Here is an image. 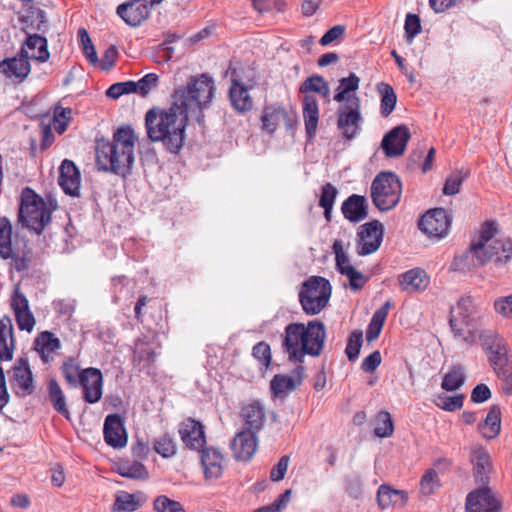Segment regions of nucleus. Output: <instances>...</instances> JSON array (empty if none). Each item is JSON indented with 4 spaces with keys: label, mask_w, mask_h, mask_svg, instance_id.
Masks as SVG:
<instances>
[{
    "label": "nucleus",
    "mask_w": 512,
    "mask_h": 512,
    "mask_svg": "<svg viewBox=\"0 0 512 512\" xmlns=\"http://www.w3.org/2000/svg\"><path fill=\"white\" fill-rule=\"evenodd\" d=\"M58 183L63 191L71 196H77L80 189V172L73 161L65 159L59 168Z\"/></svg>",
    "instance_id": "cd10ccee"
},
{
    "label": "nucleus",
    "mask_w": 512,
    "mask_h": 512,
    "mask_svg": "<svg viewBox=\"0 0 512 512\" xmlns=\"http://www.w3.org/2000/svg\"><path fill=\"white\" fill-rule=\"evenodd\" d=\"M241 416L244 420L245 429L258 433L264 426L265 410L260 401L255 400L241 409Z\"/></svg>",
    "instance_id": "2f4dec72"
},
{
    "label": "nucleus",
    "mask_w": 512,
    "mask_h": 512,
    "mask_svg": "<svg viewBox=\"0 0 512 512\" xmlns=\"http://www.w3.org/2000/svg\"><path fill=\"white\" fill-rule=\"evenodd\" d=\"M252 355L256 358L260 364L264 367H268L271 362V349L270 346L261 341L257 343L252 350Z\"/></svg>",
    "instance_id": "680f3d73"
},
{
    "label": "nucleus",
    "mask_w": 512,
    "mask_h": 512,
    "mask_svg": "<svg viewBox=\"0 0 512 512\" xmlns=\"http://www.w3.org/2000/svg\"><path fill=\"white\" fill-rule=\"evenodd\" d=\"M281 121L285 122L287 129H291L296 121L289 113L279 105L265 106L262 115L261 123L262 130L272 135L278 128Z\"/></svg>",
    "instance_id": "412c9836"
},
{
    "label": "nucleus",
    "mask_w": 512,
    "mask_h": 512,
    "mask_svg": "<svg viewBox=\"0 0 512 512\" xmlns=\"http://www.w3.org/2000/svg\"><path fill=\"white\" fill-rule=\"evenodd\" d=\"M483 346L489 352V361L494 370H502L508 363L506 341L490 333L484 338Z\"/></svg>",
    "instance_id": "a878e982"
},
{
    "label": "nucleus",
    "mask_w": 512,
    "mask_h": 512,
    "mask_svg": "<svg viewBox=\"0 0 512 512\" xmlns=\"http://www.w3.org/2000/svg\"><path fill=\"white\" fill-rule=\"evenodd\" d=\"M464 395L445 396L439 395L437 397L436 405L445 411H455L463 406Z\"/></svg>",
    "instance_id": "4d7b16f0"
},
{
    "label": "nucleus",
    "mask_w": 512,
    "mask_h": 512,
    "mask_svg": "<svg viewBox=\"0 0 512 512\" xmlns=\"http://www.w3.org/2000/svg\"><path fill=\"white\" fill-rule=\"evenodd\" d=\"M337 194V188L331 183H326L321 188L319 206L324 209V217L327 222L331 221V213Z\"/></svg>",
    "instance_id": "37998d69"
},
{
    "label": "nucleus",
    "mask_w": 512,
    "mask_h": 512,
    "mask_svg": "<svg viewBox=\"0 0 512 512\" xmlns=\"http://www.w3.org/2000/svg\"><path fill=\"white\" fill-rule=\"evenodd\" d=\"M494 309L502 317L512 319V294L497 298L494 301Z\"/></svg>",
    "instance_id": "0e129e2a"
},
{
    "label": "nucleus",
    "mask_w": 512,
    "mask_h": 512,
    "mask_svg": "<svg viewBox=\"0 0 512 512\" xmlns=\"http://www.w3.org/2000/svg\"><path fill=\"white\" fill-rule=\"evenodd\" d=\"M31 66L27 51L23 48L17 57L6 58L0 62V74L16 78L22 82L30 73Z\"/></svg>",
    "instance_id": "5701e85b"
},
{
    "label": "nucleus",
    "mask_w": 512,
    "mask_h": 512,
    "mask_svg": "<svg viewBox=\"0 0 512 512\" xmlns=\"http://www.w3.org/2000/svg\"><path fill=\"white\" fill-rule=\"evenodd\" d=\"M153 448L163 458H170L176 454L177 446L169 434H164L153 441Z\"/></svg>",
    "instance_id": "49530a36"
},
{
    "label": "nucleus",
    "mask_w": 512,
    "mask_h": 512,
    "mask_svg": "<svg viewBox=\"0 0 512 512\" xmlns=\"http://www.w3.org/2000/svg\"><path fill=\"white\" fill-rule=\"evenodd\" d=\"M363 343V334L360 330H355L349 336L345 353L350 361H355L360 353V349Z\"/></svg>",
    "instance_id": "603ef678"
},
{
    "label": "nucleus",
    "mask_w": 512,
    "mask_h": 512,
    "mask_svg": "<svg viewBox=\"0 0 512 512\" xmlns=\"http://www.w3.org/2000/svg\"><path fill=\"white\" fill-rule=\"evenodd\" d=\"M299 91L305 95L310 92L318 93L323 98H328L330 95V88L325 79L320 75H312L308 77L300 86Z\"/></svg>",
    "instance_id": "ea45409f"
},
{
    "label": "nucleus",
    "mask_w": 512,
    "mask_h": 512,
    "mask_svg": "<svg viewBox=\"0 0 512 512\" xmlns=\"http://www.w3.org/2000/svg\"><path fill=\"white\" fill-rule=\"evenodd\" d=\"M362 121L360 100L357 96L349 97L347 104L337 110V128L346 141H351L360 134Z\"/></svg>",
    "instance_id": "9d476101"
},
{
    "label": "nucleus",
    "mask_w": 512,
    "mask_h": 512,
    "mask_svg": "<svg viewBox=\"0 0 512 512\" xmlns=\"http://www.w3.org/2000/svg\"><path fill=\"white\" fill-rule=\"evenodd\" d=\"M30 19V26L33 29L42 30V28L46 26L47 22L45 20L44 12L41 9L28 11L27 15H22L20 17V20L24 23H27Z\"/></svg>",
    "instance_id": "e2e57ef3"
},
{
    "label": "nucleus",
    "mask_w": 512,
    "mask_h": 512,
    "mask_svg": "<svg viewBox=\"0 0 512 512\" xmlns=\"http://www.w3.org/2000/svg\"><path fill=\"white\" fill-rule=\"evenodd\" d=\"M344 217L353 223L364 220L368 215V203L364 196L352 194L341 206Z\"/></svg>",
    "instance_id": "7c9ffc66"
},
{
    "label": "nucleus",
    "mask_w": 512,
    "mask_h": 512,
    "mask_svg": "<svg viewBox=\"0 0 512 512\" xmlns=\"http://www.w3.org/2000/svg\"><path fill=\"white\" fill-rule=\"evenodd\" d=\"M137 137L130 126L118 128L111 140L96 139V165L98 170L126 177L134 164Z\"/></svg>",
    "instance_id": "f03ea898"
},
{
    "label": "nucleus",
    "mask_w": 512,
    "mask_h": 512,
    "mask_svg": "<svg viewBox=\"0 0 512 512\" xmlns=\"http://www.w3.org/2000/svg\"><path fill=\"white\" fill-rule=\"evenodd\" d=\"M384 227L378 220L365 223L359 227L357 253L366 256L376 252L383 240Z\"/></svg>",
    "instance_id": "4468645a"
},
{
    "label": "nucleus",
    "mask_w": 512,
    "mask_h": 512,
    "mask_svg": "<svg viewBox=\"0 0 512 512\" xmlns=\"http://www.w3.org/2000/svg\"><path fill=\"white\" fill-rule=\"evenodd\" d=\"M83 390V399L89 404L97 403L103 394V376L99 369L89 367L81 372L79 383Z\"/></svg>",
    "instance_id": "dca6fc26"
},
{
    "label": "nucleus",
    "mask_w": 512,
    "mask_h": 512,
    "mask_svg": "<svg viewBox=\"0 0 512 512\" xmlns=\"http://www.w3.org/2000/svg\"><path fill=\"white\" fill-rule=\"evenodd\" d=\"M398 282L402 291L414 293L424 291L428 287L430 279L423 269L413 268L400 274Z\"/></svg>",
    "instance_id": "c85d7f7f"
},
{
    "label": "nucleus",
    "mask_w": 512,
    "mask_h": 512,
    "mask_svg": "<svg viewBox=\"0 0 512 512\" xmlns=\"http://www.w3.org/2000/svg\"><path fill=\"white\" fill-rule=\"evenodd\" d=\"M465 380L464 368L461 365H455L443 377L441 387L446 391H455L465 383Z\"/></svg>",
    "instance_id": "79ce46f5"
},
{
    "label": "nucleus",
    "mask_w": 512,
    "mask_h": 512,
    "mask_svg": "<svg viewBox=\"0 0 512 512\" xmlns=\"http://www.w3.org/2000/svg\"><path fill=\"white\" fill-rule=\"evenodd\" d=\"M104 440L105 442L115 448L120 449L127 444V433L124 427V422L119 414H109L104 422Z\"/></svg>",
    "instance_id": "aec40b11"
},
{
    "label": "nucleus",
    "mask_w": 512,
    "mask_h": 512,
    "mask_svg": "<svg viewBox=\"0 0 512 512\" xmlns=\"http://www.w3.org/2000/svg\"><path fill=\"white\" fill-rule=\"evenodd\" d=\"M288 464L289 456H282L278 463L271 469L270 479L275 482L282 480L287 472Z\"/></svg>",
    "instance_id": "774afa93"
},
{
    "label": "nucleus",
    "mask_w": 512,
    "mask_h": 512,
    "mask_svg": "<svg viewBox=\"0 0 512 512\" xmlns=\"http://www.w3.org/2000/svg\"><path fill=\"white\" fill-rule=\"evenodd\" d=\"M332 249L335 254L336 269L343 275L347 267H353L350 264L348 254L344 251L343 242L341 240H335L333 242Z\"/></svg>",
    "instance_id": "864d4df0"
},
{
    "label": "nucleus",
    "mask_w": 512,
    "mask_h": 512,
    "mask_svg": "<svg viewBox=\"0 0 512 512\" xmlns=\"http://www.w3.org/2000/svg\"><path fill=\"white\" fill-rule=\"evenodd\" d=\"M257 433L242 430L231 442V450L237 460H250L257 448Z\"/></svg>",
    "instance_id": "bb28decb"
},
{
    "label": "nucleus",
    "mask_w": 512,
    "mask_h": 512,
    "mask_svg": "<svg viewBox=\"0 0 512 512\" xmlns=\"http://www.w3.org/2000/svg\"><path fill=\"white\" fill-rule=\"evenodd\" d=\"M159 84V77L155 73H148L137 81L139 95L146 97Z\"/></svg>",
    "instance_id": "052dcab7"
},
{
    "label": "nucleus",
    "mask_w": 512,
    "mask_h": 512,
    "mask_svg": "<svg viewBox=\"0 0 512 512\" xmlns=\"http://www.w3.org/2000/svg\"><path fill=\"white\" fill-rule=\"evenodd\" d=\"M214 81L207 74L191 76L185 87L174 90L168 108H151L145 115L147 136L152 142H159L163 148L178 154L183 147L189 111L198 110L200 122L202 109L207 107L214 93Z\"/></svg>",
    "instance_id": "f257e3e1"
},
{
    "label": "nucleus",
    "mask_w": 512,
    "mask_h": 512,
    "mask_svg": "<svg viewBox=\"0 0 512 512\" xmlns=\"http://www.w3.org/2000/svg\"><path fill=\"white\" fill-rule=\"evenodd\" d=\"M179 434L182 442L192 450H200L206 443L204 426L192 418L180 423Z\"/></svg>",
    "instance_id": "4be33fe9"
},
{
    "label": "nucleus",
    "mask_w": 512,
    "mask_h": 512,
    "mask_svg": "<svg viewBox=\"0 0 512 512\" xmlns=\"http://www.w3.org/2000/svg\"><path fill=\"white\" fill-rule=\"evenodd\" d=\"M163 0H129L117 7V15L129 26L137 27L150 16L154 5Z\"/></svg>",
    "instance_id": "9b49d317"
},
{
    "label": "nucleus",
    "mask_w": 512,
    "mask_h": 512,
    "mask_svg": "<svg viewBox=\"0 0 512 512\" xmlns=\"http://www.w3.org/2000/svg\"><path fill=\"white\" fill-rule=\"evenodd\" d=\"M345 34V27L343 25H335L330 28L319 40L322 46H327L333 41L343 38Z\"/></svg>",
    "instance_id": "338daca9"
},
{
    "label": "nucleus",
    "mask_w": 512,
    "mask_h": 512,
    "mask_svg": "<svg viewBox=\"0 0 512 512\" xmlns=\"http://www.w3.org/2000/svg\"><path fill=\"white\" fill-rule=\"evenodd\" d=\"M72 120V109L56 105L53 111V126L57 133L63 134Z\"/></svg>",
    "instance_id": "8fccbe9b"
},
{
    "label": "nucleus",
    "mask_w": 512,
    "mask_h": 512,
    "mask_svg": "<svg viewBox=\"0 0 512 512\" xmlns=\"http://www.w3.org/2000/svg\"><path fill=\"white\" fill-rule=\"evenodd\" d=\"M411 134L407 126L399 125L391 129L382 139L381 148L389 158L404 154Z\"/></svg>",
    "instance_id": "f3484780"
},
{
    "label": "nucleus",
    "mask_w": 512,
    "mask_h": 512,
    "mask_svg": "<svg viewBox=\"0 0 512 512\" xmlns=\"http://www.w3.org/2000/svg\"><path fill=\"white\" fill-rule=\"evenodd\" d=\"M118 473L126 478L144 480L148 478L146 467L139 461L124 463L118 467Z\"/></svg>",
    "instance_id": "a18cd8bd"
},
{
    "label": "nucleus",
    "mask_w": 512,
    "mask_h": 512,
    "mask_svg": "<svg viewBox=\"0 0 512 512\" xmlns=\"http://www.w3.org/2000/svg\"><path fill=\"white\" fill-rule=\"evenodd\" d=\"M501 429V409L499 405H492L489 408L486 418L479 423L478 430L486 439H494Z\"/></svg>",
    "instance_id": "c9c22d12"
},
{
    "label": "nucleus",
    "mask_w": 512,
    "mask_h": 512,
    "mask_svg": "<svg viewBox=\"0 0 512 512\" xmlns=\"http://www.w3.org/2000/svg\"><path fill=\"white\" fill-rule=\"evenodd\" d=\"M468 172L463 171H455L450 176L447 177L443 193L445 195H455L459 193L460 187L463 181L467 178Z\"/></svg>",
    "instance_id": "3c124183"
},
{
    "label": "nucleus",
    "mask_w": 512,
    "mask_h": 512,
    "mask_svg": "<svg viewBox=\"0 0 512 512\" xmlns=\"http://www.w3.org/2000/svg\"><path fill=\"white\" fill-rule=\"evenodd\" d=\"M471 463L475 481L483 486H488L493 466L488 451L479 444L471 447Z\"/></svg>",
    "instance_id": "a211bd4d"
},
{
    "label": "nucleus",
    "mask_w": 512,
    "mask_h": 512,
    "mask_svg": "<svg viewBox=\"0 0 512 512\" xmlns=\"http://www.w3.org/2000/svg\"><path fill=\"white\" fill-rule=\"evenodd\" d=\"M377 90L381 95L380 113L383 117H388L394 110L397 96L393 87L387 83H379Z\"/></svg>",
    "instance_id": "58836bf2"
},
{
    "label": "nucleus",
    "mask_w": 512,
    "mask_h": 512,
    "mask_svg": "<svg viewBox=\"0 0 512 512\" xmlns=\"http://www.w3.org/2000/svg\"><path fill=\"white\" fill-rule=\"evenodd\" d=\"M11 307L20 330L31 332L36 324L35 317L29 308L27 297L16 288L11 298Z\"/></svg>",
    "instance_id": "6ab92c4d"
},
{
    "label": "nucleus",
    "mask_w": 512,
    "mask_h": 512,
    "mask_svg": "<svg viewBox=\"0 0 512 512\" xmlns=\"http://www.w3.org/2000/svg\"><path fill=\"white\" fill-rule=\"evenodd\" d=\"M330 282L321 276H311L302 283L299 291V302L308 315L320 313L331 297Z\"/></svg>",
    "instance_id": "0eeeda50"
},
{
    "label": "nucleus",
    "mask_w": 512,
    "mask_h": 512,
    "mask_svg": "<svg viewBox=\"0 0 512 512\" xmlns=\"http://www.w3.org/2000/svg\"><path fill=\"white\" fill-rule=\"evenodd\" d=\"M60 370L64 379L71 387L78 386L83 369H80L79 364L74 358L69 357L65 359L60 367Z\"/></svg>",
    "instance_id": "c03bdc74"
},
{
    "label": "nucleus",
    "mask_w": 512,
    "mask_h": 512,
    "mask_svg": "<svg viewBox=\"0 0 512 512\" xmlns=\"http://www.w3.org/2000/svg\"><path fill=\"white\" fill-rule=\"evenodd\" d=\"M205 479H218L223 474L224 456L214 447H206L198 450Z\"/></svg>",
    "instance_id": "393cba45"
},
{
    "label": "nucleus",
    "mask_w": 512,
    "mask_h": 512,
    "mask_svg": "<svg viewBox=\"0 0 512 512\" xmlns=\"http://www.w3.org/2000/svg\"><path fill=\"white\" fill-rule=\"evenodd\" d=\"M402 185L393 172H381L371 185V197L374 205L381 211L394 208L401 196Z\"/></svg>",
    "instance_id": "6e6552de"
},
{
    "label": "nucleus",
    "mask_w": 512,
    "mask_h": 512,
    "mask_svg": "<svg viewBox=\"0 0 512 512\" xmlns=\"http://www.w3.org/2000/svg\"><path fill=\"white\" fill-rule=\"evenodd\" d=\"M12 224L7 217L0 216V258L10 260V269L28 273L33 262V251L27 241L12 243Z\"/></svg>",
    "instance_id": "39448f33"
},
{
    "label": "nucleus",
    "mask_w": 512,
    "mask_h": 512,
    "mask_svg": "<svg viewBox=\"0 0 512 512\" xmlns=\"http://www.w3.org/2000/svg\"><path fill=\"white\" fill-rule=\"evenodd\" d=\"M404 29L407 41L412 43L415 36L421 32V22L419 16L411 13L407 14Z\"/></svg>",
    "instance_id": "bf43d9fd"
},
{
    "label": "nucleus",
    "mask_w": 512,
    "mask_h": 512,
    "mask_svg": "<svg viewBox=\"0 0 512 512\" xmlns=\"http://www.w3.org/2000/svg\"><path fill=\"white\" fill-rule=\"evenodd\" d=\"M305 369L298 365L293 370V376L275 375L270 383L271 393L275 397L284 398L302 384Z\"/></svg>",
    "instance_id": "b1692460"
},
{
    "label": "nucleus",
    "mask_w": 512,
    "mask_h": 512,
    "mask_svg": "<svg viewBox=\"0 0 512 512\" xmlns=\"http://www.w3.org/2000/svg\"><path fill=\"white\" fill-rule=\"evenodd\" d=\"M452 217L443 208H435L425 213L418 222L419 229L429 237L436 239L447 235Z\"/></svg>",
    "instance_id": "ddd939ff"
},
{
    "label": "nucleus",
    "mask_w": 512,
    "mask_h": 512,
    "mask_svg": "<svg viewBox=\"0 0 512 512\" xmlns=\"http://www.w3.org/2000/svg\"><path fill=\"white\" fill-rule=\"evenodd\" d=\"M377 501L379 506L385 509L393 505H403L406 502V496L403 491L381 485L377 492Z\"/></svg>",
    "instance_id": "4c0bfd02"
},
{
    "label": "nucleus",
    "mask_w": 512,
    "mask_h": 512,
    "mask_svg": "<svg viewBox=\"0 0 512 512\" xmlns=\"http://www.w3.org/2000/svg\"><path fill=\"white\" fill-rule=\"evenodd\" d=\"M57 208L58 204L54 198L48 197L45 200L32 188L25 187L20 195L18 223L23 228L41 235L51 223L52 213Z\"/></svg>",
    "instance_id": "20e7f679"
},
{
    "label": "nucleus",
    "mask_w": 512,
    "mask_h": 512,
    "mask_svg": "<svg viewBox=\"0 0 512 512\" xmlns=\"http://www.w3.org/2000/svg\"><path fill=\"white\" fill-rule=\"evenodd\" d=\"M10 385L17 397L25 398L35 392L33 373L27 358H19L11 369Z\"/></svg>",
    "instance_id": "f8f14e48"
},
{
    "label": "nucleus",
    "mask_w": 512,
    "mask_h": 512,
    "mask_svg": "<svg viewBox=\"0 0 512 512\" xmlns=\"http://www.w3.org/2000/svg\"><path fill=\"white\" fill-rule=\"evenodd\" d=\"M394 424L391 414L387 411H380L376 416L374 434L380 438H386L393 434Z\"/></svg>",
    "instance_id": "de8ad7c7"
},
{
    "label": "nucleus",
    "mask_w": 512,
    "mask_h": 512,
    "mask_svg": "<svg viewBox=\"0 0 512 512\" xmlns=\"http://www.w3.org/2000/svg\"><path fill=\"white\" fill-rule=\"evenodd\" d=\"M343 275L349 279V286L354 291L361 290L369 280V277L357 271L354 267H347Z\"/></svg>",
    "instance_id": "13d9d810"
},
{
    "label": "nucleus",
    "mask_w": 512,
    "mask_h": 512,
    "mask_svg": "<svg viewBox=\"0 0 512 512\" xmlns=\"http://www.w3.org/2000/svg\"><path fill=\"white\" fill-rule=\"evenodd\" d=\"M154 509L157 512H185L183 505L165 495L158 496L154 501Z\"/></svg>",
    "instance_id": "6e6d98bb"
},
{
    "label": "nucleus",
    "mask_w": 512,
    "mask_h": 512,
    "mask_svg": "<svg viewBox=\"0 0 512 512\" xmlns=\"http://www.w3.org/2000/svg\"><path fill=\"white\" fill-rule=\"evenodd\" d=\"M473 259V265L483 266L486 262L494 260L498 264L507 263L512 256V240L497 239L490 245H484L483 241L473 242L470 245L466 258Z\"/></svg>",
    "instance_id": "1a4fd4ad"
},
{
    "label": "nucleus",
    "mask_w": 512,
    "mask_h": 512,
    "mask_svg": "<svg viewBox=\"0 0 512 512\" xmlns=\"http://www.w3.org/2000/svg\"><path fill=\"white\" fill-rule=\"evenodd\" d=\"M25 45L29 50H37L31 54V58L39 61L46 62L49 59V51L47 49V40L45 37L38 34L29 35L25 41Z\"/></svg>",
    "instance_id": "a19ab883"
},
{
    "label": "nucleus",
    "mask_w": 512,
    "mask_h": 512,
    "mask_svg": "<svg viewBox=\"0 0 512 512\" xmlns=\"http://www.w3.org/2000/svg\"><path fill=\"white\" fill-rule=\"evenodd\" d=\"M466 511L501 512V503L488 486H483L467 495Z\"/></svg>",
    "instance_id": "2eb2a0df"
},
{
    "label": "nucleus",
    "mask_w": 512,
    "mask_h": 512,
    "mask_svg": "<svg viewBox=\"0 0 512 512\" xmlns=\"http://www.w3.org/2000/svg\"><path fill=\"white\" fill-rule=\"evenodd\" d=\"M440 486L439 477L434 469H428L421 478L420 491L424 495L432 494Z\"/></svg>",
    "instance_id": "5fc2aeb1"
},
{
    "label": "nucleus",
    "mask_w": 512,
    "mask_h": 512,
    "mask_svg": "<svg viewBox=\"0 0 512 512\" xmlns=\"http://www.w3.org/2000/svg\"><path fill=\"white\" fill-rule=\"evenodd\" d=\"M155 357L154 350L146 343H143L140 347L134 352V361H138L141 363L143 361L144 365L149 366Z\"/></svg>",
    "instance_id": "69168bd1"
},
{
    "label": "nucleus",
    "mask_w": 512,
    "mask_h": 512,
    "mask_svg": "<svg viewBox=\"0 0 512 512\" xmlns=\"http://www.w3.org/2000/svg\"><path fill=\"white\" fill-rule=\"evenodd\" d=\"M229 99L232 107L238 113H245L252 110L254 102L249 94L248 88L237 79L232 80L229 89Z\"/></svg>",
    "instance_id": "72a5a7b5"
},
{
    "label": "nucleus",
    "mask_w": 512,
    "mask_h": 512,
    "mask_svg": "<svg viewBox=\"0 0 512 512\" xmlns=\"http://www.w3.org/2000/svg\"><path fill=\"white\" fill-rule=\"evenodd\" d=\"M303 118L308 138H313L317 131L319 121V108L316 98L312 95L303 97Z\"/></svg>",
    "instance_id": "f704fd0d"
},
{
    "label": "nucleus",
    "mask_w": 512,
    "mask_h": 512,
    "mask_svg": "<svg viewBox=\"0 0 512 512\" xmlns=\"http://www.w3.org/2000/svg\"><path fill=\"white\" fill-rule=\"evenodd\" d=\"M15 350V338L12 319L3 316L0 319V361L13 359Z\"/></svg>",
    "instance_id": "c756f323"
},
{
    "label": "nucleus",
    "mask_w": 512,
    "mask_h": 512,
    "mask_svg": "<svg viewBox=\"0 0 512 512\" xmlns=\"http://www.w3.org/2000/svg\"><path fill=\"white\" fill-rule=\"evenodd\" d=\"M325 339L326 329L321 321H309L307 326L290 323L285 328L282 347L290 361L302 363L305 355L315 357L321 354Z\"/></svg>",
    "instance_id": "7ed1b4c3"
},
{
    "label": "nucleus",
    "mask_w": 512,
    "mask_h": 512,
    "mask_svg": "<svg viewBox=\"0 0 512 512\" xmlns=\"http://www.w3.org/2000/svg\"><path fill=\"white\" fill-rule=\"evenodd\" d=\"M60 340L50 331H43L34 340L33 348L40 356L43 363L51 362L53 353L60 349Z\"/></svg>",
    "instance_id": "473e14b6"
},
{
    "label": "nucleus",
    "mask_w": 512,
    "mask_h": 512,
    "mask_svg": "<svg viewBox=\"0 0 512 512\" xmlns=\"http://www.w3.org/2000/svg\"><path fill=\"white\" fill-rule=\"evenodd\" d=\"M140 506L139 501L135 498L133 494L122 491L116 495L113 511H125V512H133L137 510Z\"/></svg>",
    "instance_id": "09e8293b"
},
{
    "label": "nucleus",
    "mask_w": 512,
    "mask_h": 512,
    "mask_svg": "<svg viewBox=\"0 0 512 512\" xmlns=\"http://www.w3.org/2000/svg\"><path fill=\"white\" fill-rule=\"evenodd\" d=\"M47 391L53 409L65 419L70 420L71 414L67 407L66 396L55 378L48 381Z\"/></svg>",
    "instance_id": "e433bc0d"
},
{
    "label": "nucleus",
    "mask_w": 512,
    "mask_h": 512,
    "mask_svg": "<svg viewBox=\"0 0 512 512\" xmlns=\"http://www.w3.org/2000/svg\"><path fill=\"white\" fill-rule=\"evenodd\" d=\"M450 327L456 338L472 344L477 338V318L473 300L470 297L461 298L456 307L450 311Z\"/></svg>",
    "instance_id": "423d86ee"
}]
</instances>
